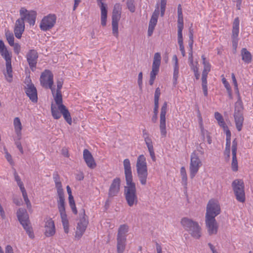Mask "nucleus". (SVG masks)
<instances>
[{
  "label": "nucleus",
  "instance_id": "nucleus-61",
  "mask_svg": "<svg viewBox=\"0 0 253 253\" xmlns=\"http://www.w3.org/2000/svg\"><path fill=\"white\" fill-rule=\"evenodd\" d=\"M238 37H231L232 40V45L233 47L235 48V49H236V48L237 47L238 42Z\"/></svg>",
  "mask_w": 253,
  "mask_h": 253
},
{
  "label": "nucleus",
  "instance_id": "nucleus-56",
  "mask_svg": "<svg viewBox=\"0 0 253 253\" xmlns=\"http://www.w3.org/2000/svg\"><path fill=\"white\" fill-rule=\"evenodd\" d=\"M142 78H143V74L142 72H140L138 74V84L140 89L142 88Z\"/></svg>",
  "mask_w": 253,
  "mask_h": 253
},
{
  "label": "nucleus",
  "instance_id": "nucleus-41",
  "mask_svg": "<svg viewBox=\"0 0 253 253\" xmlns=\"http://www.w3.org/2000/svg\"><path fill=\"white\" fill-rule=\"evenodd\" d=\"M161 61V54L159 52H157L154 54V60L152 66L160 67Z\"/></svg>",
  "mask_w": 253,
  "mask_h": 253
},
{
  "label": "nucleus",
  "instance_id": "nucleus-20",
  "mask_svg": "<svg viewBox=\"0 0 253 253\" xmlns=\"http://www.w3.org/2000/svg\"><path fill=\"white\" fill-rule=\"evenodd\" d=\"M25 31V22L20 18L16 20L14 28V33L16 38L20 39Z\"/></svg>",
  "mask_w": 253,
  "mask_h": 253
},
{
  "label": "nucleus",
  "instance_id": "nucleus-9",
  "mask_svg": "<svg viewBox=\"0 0 253 253\" xmlns=\"http://www.w3.org/2000/svg\"><path fill=\"white\" fill-rule=\"evenodd\" d=\"M40 83L43 87L50 89L52 94H54L55 88L52 86L53 84V74L51 71L46 69L42 73L40 77Z\"/></svg>",
  "mask_w": 253,
  "mask_h": 253
},
{
  "label": "nucleus",
  "instance_id": "nucleus-39",
  "mask_svg": "<svg viewBox=\"0 0 253 253\" xmlns=\"http://www.w3.org/2000/svg\"><path fill=\"white\" fill-rule=\"evenodd\" d=\"M202 86L204 95L207 97L208 95L207 78L202 77Z\"/></svg>",
  "mask_w": 253,
  "mask_h": 253
},
{
  "label": "nucleus",
  "instance_id": "nucleus-18",
  "mask_svg": "<svg viewBox=\"0 0 253 253\" xmlns=\"http://www.w3.org/2000/svg\"><path fill=\"white\" fill-rule=\"evenodd\" d=\"M121 186V179L119 177L114 178L109 187L108 196L113 197L116 196L120 192Z\"/></svg>",
  "mask_w": 253,
  "mask_h": 253
},
{
  "label": "nucleus",
  "instance_id": "nucleus-27",
  "mask_svg": "<svg viewBox=\"0 0 253 253\" xmlns=\"http://www.w3.org/2000/svg\"><path fill=\"white\" fill-rule=\"evenodd\" d=\"M101 9V24L104 27L106 25L107 18V5L104 3H101L98 5Z\"/></svg>",
  "mask_w": 253,
  "mask_h": 253
},
{
  "label": "nucleus",
  "instance_id": "nucleus-28",
  "mask_svg": "<svg viewBox=\"0 0 253 253\" xmlns=\"http://www.w3.org/2000/svg\"><path fill=\"white\" fill-rule=\"evenodd\" d=\"M242 60L246 64L251 63L252 55L251 52L246 48H243L241 50Z\"/></svg>",
  "mask_w": 253,
  "mask_h": 253
},
{
  "label": "nucleus",
  "instance_id": "nucleus-3",
  "mask_svg": "<svg viewBox=\"0 0 253 253\" xmlns=\"http://www.w3.org/2000/svg\"><path fill=\"white\" fill-rule=\"evenodd\" d=\"M180 223L192 237L196 239L200 238L202 236V228L198 222L188 217H183L181 219Z\"/></svg>",
  "mask_w": 253,
  "mask_h": 253
},
{
  "label": "nucleus",
  "instance_id": "nucleus-50",
  "mask_svg": "<svg viewBox=\"0 0 253 253\" xmlns=\"http://www.w3.org/2000/svg\"><path fill=\"white\" fill-rule=\"evenodd\" d=\"M161 95V90L159 87H157L154 94V102L159 103V98Z\"/></svg>",
  "mask_w": 253,
  "mask_h": 253
},
{
  "label": "nucleus",
  "instance_id": "nucleus-33",
  "mask_svg": "<svg viewBox=\"0 0 253 253\" xmlns=\"http://www.w3.org/2000/svg\"><path fill=\"white\" fill-rule=\"evenodd\" d=\"M13 125L14 126L15 131L19 137V139H21V130L22 128V124L20 119L18 117L14 118L13 121Z\"/></svg>",
  "mask_w": 253,
  "mask_h": 253
},
{
  "label": "nucleus",
  "instance_id": "nucleus-4",
  "mask_svg": "<svg viewBox=\"0 0 253 253\" xmlns=\"http://www.w3.org/2000/svg\"><path fill=\"white\" fill-rule=\"evenodd\" d=\"M137 176L141 185H145L148 175L146 158L143 155L138 156L136 162Z\"/></svg>",
  "mask_w": 253,
  "mask_h": 253
},
{
  "label": "nucleus",
  "instance_id": "nucleus-24",
  "mask_svg": "<svg viewBox=\"0 0 253 253\" xmlns=\"http://www.w3.org/2000/svg\"><path fill=\"white\" fill-rule=\"evenodd\" d=\"M234 118L236 128L238 131H240L242 129L244 121L243 113L234 112Z\"/></svg>",
  "mask_w": 253,
  "mask_h": 253
},
{
  "label": "nucleus",
  "instance_id": "nucleus-29",
  "mask_svg": "<svg viewBox=\"0 0 253 253\" xmlns=\"http://www.w3.org/2000/svg\"><path fill=\"white\" fill-rule=\"evenodd\" d=\"M59 110L62 113V115L67 123L69 125H71L72 123V118L70 113L66 107L65 106H60V108L59 109Z\"/></svg>",
  "mask_w": 253,
  "mask_h": 253
},
{
  "label": "nucleus",
  "instance_id": "nucleus-44",
  "mask_svg": "<svg viewBox=\"0 0 253 253\" xmlns=\"http://www.w3.org/2000/svg\"><path fill=\"white\" fill-rule=\"evenodd\" d=\"M142 134L143 137L144 139L146 145L150 144L152 143V140L150 137H149V134L146 129H143L142 130Z\"/></svg>",
  "mask_w": 253,
  "mask_h": 253
},
{
  "label": "nucleus",
  "instance_id": "nucleus-58",
  "mask_svg": "<svg viewBox=\"0 0 253 253\" xmlns=\"http://www.w3.org/2000/svg\"><path fill=\"white\" fill-rule=\"evenodd\" d=\"M224 155L226 160L228 161L230 157V149L225 148L224 151Z\"/></svg>",
  "mask_w": 253,
  "mask_h": 253
},
{
  "label": "nucleus",
  "instance_id": "nucleus-23",
  "mask_svg": "<svg viewBox=\"0 0 253 253\" xmlns=\"http://www.w3.org/2000/svg\"><path fill=\"white\" fill-rule=\"evenodd\" d=\"M177 33H182L184 27L183 17L181 5L179 4L177 6Z\"/></svg>",
  "mask_w": 253,
  "mask_h": 253
},
{
  "label": "nucleus",
  "instance_id": "nucleus-26",
  "mask_svg": "<svg viewBox=\"0 0 253 253\" xmlns=\"http://www.w3.org/2000/svg\"><path fill=\"white\" fill-rule=\"evenodd\" d=\"M199 127L201 131L200 134L202 141L203 142H205L206 137L208 144H211L212 143V138L211 136V133L208 130L205 129L204 126Z\"/></svg>",
  "mask_w": 253,
  "mask_h": 253
},
{
  "label": "nucleus",
  "instance_id": "nucleus-60",
  "mask_svg": "<svg viewBox=\"0 0 253 253\" xmlns=\"http://www.w3.org/2000/svg\"><path fill=\"white\" fill-rule=\"evenodd\" d=\"M14 46V52L17 54H18L20 51V49H21V46H20V45L18 43H14V45H13Z\"/></svg>",
  "mask_w": 253,
  "mask_h": 253
},
{
  "label": "nucleus",
  "instance_id": "nucleus-47",
  "mask_svg": "<svg viewBox=\"0 0 253 253\" xmlns=\"http://www.w3.org/2000/svg\"><path fill=\"white\" fill-rule=\"evenodd\" d=\"M202 59L203 60V64L204 65V69L211 70V65L209 61H207L205 55L202 56Z\"/></svg>",
  "mask_w": 253,
  "mask_h": 253
},
{
  "label": "nucleus",
  "instance_id": "nucleus-43",
  "mask_svg": "<svg viewBox=\"0 0 253 253\" xmlns=\"http://www.w3.org/2000/svg\"><path fill=\"white\" fill-rule=\"evenodd\" d=\"M126 6L128 10L131 13L135 12L136 7L134 4V0H126Z\"/></svg>",
  "mask_w": 253,
  "mask_h": 253
},
{
  "label": "nucleus",
  "instance_id": "nucleus-12",
  "mask_svg": "<svg viewBox=\"0 0 253 253\" xmlns=\"http://www.w3.org/2000/svg\"><path fill=\"white\" fill-rule=\"evenodd\" d=\"M56 21V15L49 14L44 16L42 20L40 25V29L43 31H48L54 27Z\"/></svg>",
  "mask_w": 253,
  "mask_h": 253
},
{
  "label": "nucleus",
  "instance_id": "nucleus-17",
  "mask_svg": "<svg viewBox=\"0 0 253 253\" xmlns=\"http://www.w3.org/2000/svg\"><path fill=\"white\" fill-rule=\"evenodd\" d=\"M238 147V141L236 138L233 139L232 145V163L231 169L233 171H237L238 170V161L237 158V151Z\"/></svg>",
  "mask_w": 253,
  "mask_h": 253
},
{
  "label": "nucleus",
  "instance_id": "nucleus-8",
  "mask_svg": "<svg viewBox=\"0 0 253 253\" xmlns=\"http://www.w3.org/2000/svg\"><path fill=\"white\" fill-rule=\"evenodd\" d=\"M202 166V162L199 157L198 154L196 151H194L190 156L189 166L190 177L191 179L195 176Z\"/></svg>",
  "mask_w": 253,
  "mask_h": 253
},
{
  "label": "nucleus",
  "instance_id": "nucleus-53",
  "mask_svg": "<svg viewBox=\"0 0 253 253\" xmlns=\"http://www.w3.org/2000/svg\"><path fill=\"white\" fill-rule=\"evenodd\" d=\"M218 123L220 126L222 127L223 128L224 130L225 131V132H226L227 130H229L224 119H223V120L218 121Z\"/></svg>",
  "mask_w": 253,
  "mask_h": 253
},
{
  "label": "nucleus",
  "instance_id": "nucleus-48",
  "mask_svg": "<svg viewBox=\"0 0 253 253\" xmlns=\"http://www.w3.org/2000/svg\"><path fill=\"white\" fill-rule=\"evenodd\" d=\"M4 151L5 153V157L7 161L11 164H13V161L11 155L8 152L7 150L5 147H4Z\"/></svg>",
  "mask_w": 253,
  "mask_h": 253
},
{
  "label": "nucleus",
  "instance_id": "nucleus-2",
  "mask_svg": "<svg viewBox=\"0 0 253 253\" xmlns=\"http://www.w3.org/2000/svg\"><path fill=\"white\" fill-rule=\"evenodd\" d=\"M53 179L55 183V187L57 189V195L59 199L57 201L58 209L60 212L64 232L67 234L69 230V220L65 211L64 190L62 188V183L60 181V175L57 171H55L54 172L53 174Z\"/></svg>",
  "mask_w": 253,
  "mask_h": 253
},
{
  "label": "nucleus",
  "instance_id": "nucleus-45",
  "mask_svg": "<svg viewBox=\"0 0 253 253\" xmlns=\"http://www.w3.org/2000/svg\"><path fill=\"white\" fill-rule=\"evenodd\" d=\"M226 133V144L225 148L230 149L231 133L230 130H227Z\"/></svg>",
  "mask_w": 253,
  "mask_h": 253
},
{
  "label": "nucleus",
  "instance_id": "nucleus-42",
  "mask_svg": "<svg viewBox=\"0 0 253 253\" xmlns=\"http://www.w3.org/2000/svg\"><path fill=\"white\" fill-rule=\"evenodd\" d=\"M180 174L182 184L185 186L187 185V176L186 169L184 167H181L180 169Z\"/></svg>",
  "mask_w": 253,
  "mask_h": 253
},
{
  "label": "nucleus",
  "instance_id": "nucleus-5",
  "mask_svg": "<svg viewBox=\"0 0 253 253\" xmlns=\"http://www.w3.org/2000/svg\"><path fill=\"white\" fill-rule=\"evenodd\" d=\"M128 229V226L126 224L121 225L119 227L117 236L118 253H123L125 250Z\"/></svg>",
  "mask_w": 253,
  "mask_h": 253
},
{
  "label": "nucleus",
  "instance_id": "nucleus-1",
  "mask_svg": "<svg viewBox=\"0 0 253 253\" xmlns=\"http://www.w3.org/2000/svg\"><path fill=\"white\" fill-rule=\"evenodd\" d=\"M123 165L126 185L124 187V196L128 206L136 205L138 202L135 183L133 177L130 161L128 159L124 160Z\"/></svg>",
  "mask_w": 253,
  "mask_h": 253
},
{
  "label": "nucleus",
  "instance_id": "nucleus-36",
  "mask_svg": "<svg viewBox=\"0 0 253 253\" xmlns=\"http://www.w3.org/2000/svg\"><path fill=\"white\" fill-rule=\"evenodd\" d=\"M58 110V108L57 109L53 104H51V112L52 116L54 119L58 120L61 117L62 113Z\"/></svg>",
  "mask_w": 253,
  "mask_h": 253
},
{
  "label": "nucleus",
  "instance_id": "nucleus-62",
  "mask_svg": "<svg viewBox=\"0 0 253 253\" xmlns=\"http://www.w3.org/2000/svg\"><path fill=\"white\" fill-rule=\"evenodd\" d=\"M158 18L157 17L151 16L149 25L156 26L158 22Z\"/></svg>",
  "mask_w": 253,
  "mask_h": 253
},
{
  "label": "nucleus",
  "instance_id": "nucleus-37",
  "mask_svg": "<svg viewBox=\"0 0 253 253\" xmlns=\"http://www.w3.org/2000/svg\"><path fill=\"white\" fill-rule=\"evenodd\" d=\"M54 100L56 104L58 105V109L60 108V106H65L63 104L62 95L61 92H56L54 96Z\"/></svg>",
  "mask_w": 253,
  "mask_h": 253
},
{
  "label": "nucleus",
  "instance_id": "nucleus-14",
  "mask_svg": "<svg viewBox=\"0 0 253 253\" xmlns=\"http://www.w3.org/2000/svg\"><path fill=\"white\" fill-rule=\"evenodd\" d=\"M26 58L30 69L33 72L35 71L39 58L37 51L34 49H30L26 54Z\"/></svg>",
  "mask_w": 253,
  "mask_h": 253
},
{
  "label": "nucleus",
  "instance_id": "nucleus-15",
  "mask_svg": "<svg viewBox=\"0 0 253 253\" xmlns=\"http://www.w3.org/2000/svg\"><path fill=\"white\" fill-rule=\"evenodd\" d=\"M167 102H165L161 109L160 129L162 137H165L167 133L166 125V115L167 112Z\"/></svg>",
  "mask_w": 253,
  "mask_h": 253
},
{
  "label": "nucleus",
  "instance_id": "nucleus-31",
  "mask_svg": "<svg viewBox=\"0 0 253 253\" xmlns=\"http://www.w3.org/2000/svg\"><path fill=\"white\" fill-rule=\"evenodd\" d=\"M6 74H4L6 80L9 83H11L12 81V68L11 66V60L6 61Z\"/></svg>",
  "mask_w": 253,
  "mask_h": 253
},
{
  "label": "nucleus",
  "instance_id": "nucleus-25",
  "mask_svg": "<svg viewBox=\"0 0 253 253\" xmlns=\"http://www.w3.org/2000/svg\"><path fill=\"white\" fill-rule=\"evenodd\" d=\"M16 215L20 223L28 222L30 220L29 214L25 209L19 208L17 211Z\"/></svg>",
  "mask_w": 253,
  "mask_h": 253
},
{
  "label": "nucleus",
  "instance_id": "nucleus-63",
  "mask_svg": "<svg viewBox=\"0 0 253 253\" xmlns=\"http://www.w3.org/2000/svg\"><path fill=\"white\" fill-rule=\"evenodd\" d=\"M61 154L63 156L65 157L68 158L69 157V154L68 150L66 147H63L61 150Z\"/></svg>",
  "mask_w": 253,
  "mask_h": 253
},
{
  "label": "nucleus",
  "instance_id": "nucleus-35",
  "mask_svg": "<svg viewBox=\"0 0 253 253\" xmlns=\"http://www.w3.org/2000/svg\"><path fill=\"white\" fill-rule=\"evenodd\" d=\"M177 41L181 54L183 57H184L186 55V53L184 49V46L183 45L182 33H177Z\"/></svg>",
  "mask_w": 253,
  "mask_h": 253
},
{
  "label": "nucleus",
  "instance_id": "nucleus-34",
  "mask_svg": "<svg viewBox=\"0 0 253 253\" xmlns=\"http://www.w3.org/2000/svg\"><path fill=\"white\" fill-rule=\"evenodd\" d=\"M159 67L152 66V70L150 72V78L149 81L150 85H152L154 84L156 77L159 73Z\"/></svg>",
  "mask_w": 253,
  "mask_h": 253
},
{
  "label": "nucleus",
  "instance_id": "nucleus-22",
  "mask_svg": "<svg viewBox=\"0 0 253 253\" xmlns=\"http://www.w3.org/2000/svg\"><path fill=\"white\" fill-rule=\"evenodd\" d=\"M44 235L47 237L53 236L55 233V227L54 221L51 218H47L44 226Z\"/></svg>",
  "mask_w": 253,
  "mask_h": 253
},
{
  "label": "nucleus",
  "instance_id": "nucleus-51",
  "mask_svg": "<svg viewBox=\"0 0 253 253\" xmlns=\"http://www.w3.org/2000/svg\"><path fill=\"white\" fill-rule=\"evenodd\" d=\"M3 50H5L7 54H8V50L5 46L3 42L0 40V52L1 53V55H3Z\"/></svg>",
  "mask_w": 253,
  "mask_h": 253
},
{
  "label": "nucleus",
  "instance_id": "nucleus-46",
  "mask_svg": "<svg viewBox=\"0 0 253 253\" xmlns=\"http://www.w3.org/2000/svg\"><path fill=\"white\" fill-rule=\"evenodd\" d=\"M146 145L148 148V151L149 152L150 155L151 157V159H152L153 161L155 162L156 161V157H155V152H154L153 143L148 144Z\"/></svg>",
  "mask_w": 253,
  "mask_h": 253
},
{
  "label": "nucleus",
  "instance_id": "nucleus-7",
  "mask_svg": "<svg viewBox=\"0 0 253 253\" xmlns=\"http://www.w3.org/2000/svg\"><path fill=\"white\" fill-rule=\"evenodd\" d=\"M122 6L117 3L114 5L112 16V26L113 35L117 38L118 37V24L121 17Z\"/></svg>",
  "mask_w": 253,
  "mask_h": 253
},
{
  "label": "nucleus",
  "instance_id": "nucleus-16",
  "mask_svg": "<svg viewBox=\"0 0 253 253\" xmlns=\"http://www.w3.org/2000/svg\"><path fill=\"white\" fill-rule=\"evenodd\" d=\"M205 224L209 235L217 234L218 225L215 218L205 217Z\"/></svg>",
  "mask_w": 253,
  "mask_h": 253
},
{
  "label": "nucleus",
  "instance_id": "nucleus-55",
  "mask_svg": "<svg viewBox=\"0 0 253 253\" xmlns=\"http://www.w3.org/2000/svg\"><path fill=\"white\" fill-rule=\"evenodd\" d=\"M63 84V81L62 79L57 81L56 92H61V90Z\"/></svg>",
  "mask_w": 253,
  "mask_h": 253
},
{
  "label": "nucleus",
  "instance_id": "nucleus-19",
  "mask_svg": "<svg viewBox=\"0 0 253 253\" xmlns=\"http://www.w3.org/2000/svg\"><path fill=\"white\" fill-rule=\"evenodd\" d=\"M25 93L33 102H37V90L34 84L31 83L27 84V87H25Z\"/></svg>",
  "mask_w": 253,
  "mask_h": 253
},
{
  "label": "nucleus",
  "instance_id": "nucleus-38",
  "mask_svg": "<svg viewBox=\"0 0 253 253\" xmlns=\"http://www.w3.org/2000/svg\"><path fill=\"white\" fill-rule=\"evenodd\" d=\"M244 109V107L242 100H237L235 103L234 112L243 113Z\"/></svg>",
  "mask_w": 253,
  "mask_h": 253
},
{
  "label": "nucleus",
  "instance_id": "nucleus-52",
  "mask_svg": "<svg viewBox=\"0 0 253 253\" xmlns=\"http://www.w3.org/2000/svg\"><path fill=\"white\" fill-rule=\"evenodd\" d=\"M20 224L22 225V226H23V228L25 231H27L29 229H31V228L32 227L31 225L30 220L28 222H26L24 223L22 222Z\"/></svg>",
  "mask_w": 253,
  "mask_h": 253
},
{
  "label": "nucleus",
  "instance_id": "nucleus-10",
  "mask_svg": "<svg viewBox=\"0 0 253 253\" xmlns=\"http://www.w3.org/2000/svg\"><path fill=\"white\" fill-rule=\"evenodd\" d=\"M221 212V208L217 200L212 199L207 205L205 217L215 218Z\"/></svg>",
  "mask_w": 253,
  "mask_h": 253
},
{
  "label": "nucleus",
  "instance_id": "nucleus-32",
  "mask_svg": "<svg viewBox=\"0 0 253 253\" xmlns=\"http://www.w3.org/2000/svg\"><path fill=\"white\" fill-rule=\"evenodd\" d=\"M240 20L238 17H236L232 24L231 37H238L239 34Z\"/></svg>",
  "mask_w": 253,
  "mask_h": 253
},
{
  "label": "nucleus",
  "instance_id": "nucleus-6",
  "mask_svg": "<svg viewBox=\"0 0 253 253\" xmlns=\"http://www.w3.org/2000/svg\"><path fill=\"white\" fill-rule=\"evenodd\" d=\"M231 187L236 199L239 202L244 203L246 201L245 183L242 179H236L233 181Z\"/></svg>",
  "mask_w": 253,
  "mask_h": 253
},
{
  "label": "nucleus",
  "instance_id": "nucleus-13",
  "mask_svg": "<svg viewBox=\"0 0 253 253\" xmlns=\"http://www.w3.org/2000/svg\"><path fill=\"white\" fill-rule=\"evenodd\" d=\"M83 216L82 217H80V221L77 224V231L75 233V237L79 239H80L84 234L88 224V218L85 215V210L84 209H83Z\"/></svg>",
  "mask_w": 253,
  "mask_h": 253
},
{
  "label": "nucleus",
  "instance_id": "nucleus-64",
  "mask_svg": "<svg viewBox=\"0 0 253 253\" xmlns=\"http://www.w3.org/2000/svg\"><path fill=\"white\" fill-rule=\"evenodd\" d=\"M214 118L217 121V122L223 120V119H224L221 114L218 112H216L214 113Z\"/></svg>",
  "mask_w": 253,
  "mask_h": 253
},
{
  "label": "nucleus",
  "instance_id": "nucleus-49",
  "mask_svg": "<svg viewBox=\"0 0 253 253\" xmlns=\"http://www.w3.org/2000/svg\"><path fill=\"white\" fill-rule=\"evenodd\" d=\"M167 2H165L164 0L160 2L161 16L163 17L165 15L166 8Z\"/></svg>",
  "mask_w": 253,
  "mask_h": 253
},
{
  "label": "nucleus",
  "instance_id": "nucleus-59",
  "mask_svg": "<svg viewBox=\"0 0 253 253\" xmlns=\"http://www.w3.org/2000/svg\"><path fill=\"white\" fill-rule=\"evenodd\" d=\"M160 14V10H159V6L158 3H157L156 6V8L153 12L152 16L158 18L159 15Z\"/></svg>",
  "mask_w": 253,
  "mask_h": 253
},
{
  "label": "nucleus",
  "instance_id": "nucleus-57",
  "mask_svg": "<svg viewBox=\"0 0 253 253\" xmlns=\"http://www.w3.org/2000/svg\"><path fill=\"white\" fill-rule=\"evenodd\" d=\"M197 114H198L197 117L198 118V122H199V126H204L203 119H202L201 114L200 111L199 109L197 110Z\"/></svg>",
  "mask_w": 253,
  "mask_h": 253
},
{
  "label": "nucleus",
  "instance_id": "nucleus-11",
  "mask_svg": "<svg viewBox=\"0 0 253 253\" xmlns=\"http://www.w3.org/2000/svg\"><path fill=\"white\" fill-rule=\"evenodd\" d=\"M20 18L23 21L28 22L30 26H34L35 24L37 12L34 10L28 11L25 7H21L19 10Z\"/></svg>",
  "mask_w": 253,
  "mask_h": 253
},
{
  "label": "nucleus",
  "instance_id": "nucleus-21",
  "mask_svg": "<svg viewBox=\"0 0 253 253\" xmlns=\"http://www.w3.org/2000/svg\"><path fill=\"white\" fill-rule=\"evenodd\" d=\"M83 158L88 168L91 169L95 168L96 164L95 160L90 152L87 149L83 151Z\"/></svg>",
  "mask_w": 253,
  "mask_h": 253
},
{
  "label": "nucleus",
  "instance_id": "nucleus-30",
  "mask_svg": "<svg viewBox=\"0 0 253 253\" xmlns=\"http://www.w3.org/2000/svg\"><path fill=\"white\" fill-rule=\"evenodd\" d=\"M173 59H175V61L174 65V70L173 74V84L174 86H175L177 84V79L178 78L179 74V66L177 58L176 55H174L173 56Z\"/></svg>",
  "mask_w": 253,
  "mask_h": 253
},
{
  "label": "nucleus",
  "instance_id": "nucleus-40",
  "mask_svg": "<svg viewBox=\"0 0 253 253\" xmlns=\"http://www.w3.org/2000/svg\"><path fill=\"white\" fill-rule=\"evenodd\" d=\"M5 37L9 44L13 46L14 43V38L12 33L7 31L5 32Z\"/></svg>",
  "mask_w": 253,
  "mask_h": 253
},
{
  "label": "nucleus",
  "instance_id": "nucleus-54",
  "mask_svg": "<svg viewBox=\"0 0 253 253\" xmlns=\"http://www.w3.org/2000/svg\"><path fill=\"white\" fill-rule=\"evenodd\" d=\"M15 144L16 145L17 148L18 149L21 154H23L24 153V151L23 149V147L20 141V139H18L15 141Z\"/></svg>",
  "mask_w": 253,
  "mask_h": 253
}]
</instances>
